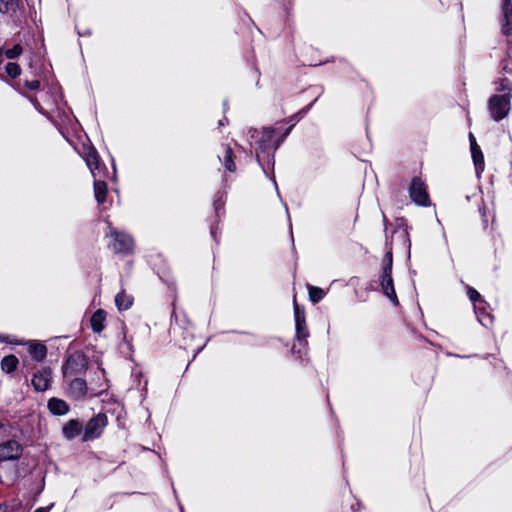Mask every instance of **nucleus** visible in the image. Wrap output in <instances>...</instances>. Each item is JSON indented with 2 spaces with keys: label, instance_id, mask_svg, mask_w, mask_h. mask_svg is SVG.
Segmentation results:
<instances>
[{
  "label": "nucleus",
  "instance_id": "f257e3e1",
  "mask_svg": "<svg viewBox=\"0 0 512 512\" xmlns=\"http://www.w3.org/2000/svg\"><path fill=\"white\" fill-rule=\"evenodd\" d=\"M292 128L293 124L288 127L276 140H274V134L278 130L277 128L266 127L261 131L257 129H251L249 131L251 133V138L254 139L257 143L256 159L262 167H264V162H266L267 165H274V153L280 144L290 134ZM263 170H265V168H263Z\"/></svg>",
  "mask_w": 512,
  "mask_h": 512
},
{
  "label": "nucleus",
  "instance_id": "f03ea898",
  "mask_svg": "<svg viewBox=\"0 0 512 512\" xmlns=\"http://www.w3.org/2000/svg\"><path fill=\"white\" fill-rule=\"evenodd\" d=\"M392 265H393V255L392 251L388 250L385 253L383 259V267L380 275V284L383 291V294L393 303V305H398V298L394 289V282L392 278Z\"/></svg>",
  "mask_w": 512,
  "mask_h": 512
},
{
  "label": "nucleus",
  "instance_id": "7ed1b4c3",
  "mask_svg": "<svg viewBox=\"0 0 512 512\" xmlns=\"http://www.w3.org/2000/svg\"><path fill=\"white\" fill-rule=\"evenodd\" d=\"M106 236L112 239L109 248L113 252L128 254L132 251L134 246L132 237L123 231L117 230L109 222H107Z\"/></svg>",
  "mask_w": 512,
  "mask_h": 512
},
{
  "label": "nucleus",
  "instance_id": "20e7f679",
  "mask_svg": "<svg viewBox=\"0 0 512 512\" xmlns=\"http://www.w3.org/2000/svg\"><path fill=\"white\" fill-rule=\"evenodd\" d=\"M87 365V358L82 352L76 351L70 354L62 366L63 379L83 374Z\"/></svg>",
  "mask_w": 512,
  "mask_h": 512
},
{
  "label": "nucleus",
  "instance_id": "39448f33",
  "mask_svg": "<svg viewBox=\"0 0 512 512\" xmlns=\"http://www.w3.org/2000/svg\"><path fill=\"white\" fill-rule=\"evenodd\" d=\"M511 97L512 95L509 94L493 95L490 97L488 101V109L490 116L495 121H500L508 115L511 109Z\"/></svg>",
  "mask_w": 512,
  "mask_h": 512
},
{
  "label": "nucleus",
  "instance_id": "423d86ee",
  "mask_svg": "<svg viewBox=\"0 0 512 512\" xmlns=\"http://www.w3.org/2000/svg\"><path fill=\"white\" fill-rule=\"evenodd\" d=\"M107 425V417L104 414H97L92 417L83 429L82 441L87 442L98 438L105 426Z\"/></svg>",
  "mask_w": 512,
  "mask_h": 512
},
{
  "label": "nucleus",
  "instance_id": "0eeeda50",
  "mask_svg": "<svg viewBox=\"0 0 512 512\" xmlns=\"http://www.w3.org/2000/svg\"><path fill=\"white\" fill-rule=\"evenodd\" d=\"M409 194L414 203L420 206L430 204L429 195L425 183L418 177H414L409 187Z\"/></svg>",
  "mask_w": 512,
  "mask_h": 512
},
{
  "label": "nucleus",
  "instance_id": "6e6552de",
  "mask_svg": "<svg viewBox=\"0 0 512 512\" xmlns=\"http://www.w3.org/2000/svg\"><path fill=\"white\" fill-rule=\"evenodd\" d=\"M64 382L67 385V393L71 398L80 400L86 396L88 387L83 378L73 376L70 379H64Z\"/></svg>",
  "mask_w": 512,
  "mask_h": 512
},
{
  "label": "nucleus",
  "instance_id": "1a4fd4ad",
  "mask_svg": "<svg viewBox=\"0 0 512 512\" xmlns=\"http://www.w3.org/2000/svg\"><path fill=\"white\" fill-rule=\"evenodd\" d=\"M23 452L22 445L16 440H8L0 444V462L17 460Z\"/></svg>",
  "mask_w": 512,
  "mask_h": 512
},
{
  "label": "nucleus",
  "instance_id": "9d476101",
  "mask_svg": "<svg viewBox=\"0 0 512 512\" xmlns=\"http://www.w3.org/2000/svg\"><path fill=\"white\" fill-rule=\"evenodd\" d=\"M52 381V371L48 367H43L34 373L31 380L32 386L38 392H44L49 389Z\"/></svg>",
  "mask_w": 512,
  "mask_h": 512
},
{
  "label": "nucleus",
  "instance_id": "9b49d317",
  "mask_svg": "<svg viewBox=\"0 0 512 512\" xmlns=\"http://www.w3.org/2000/svg\"><path fill=\"white\" fill-rule=\"evenodd\" d=\"M501 29L504 35L512 34V3L511 0H502Z\"/></svg>",
  "mask_w": 512,
  "mask_h": 512
},
{
  "label": "nucleus",
  "instance_id": "f8f14e48",
  "mask_svg": "<svg viewBox=\"0 0 512 512\" xmlns=\"http://www.w3.org/2000/svg\"><path fill=\"white\" fill-rule=\"evenodd\" d=\"M83 431L82 423L79 420L71 419L62 428L63 436L67 440H72L79 436Z\"/></svg>",
  "mask_w": 512,
  "mask_h": 512
},
{
  "label": "nucleus",
  "instance_id": "ddd939ff",
  "mask_svg": "<svg viewBox=\"0 0 512 512\" xmlns=\"http://www.w3.org/2000/svg\"><path fill=\"white\" fill-rule=\"evenodd\" d=\"M47 407L53 415L62 416L69 412V405L64 400L55 397L48 400Z\"/></svg>",
  "mask_w": 512,
  "mask_h": 512
},
{
  "label": "nucleus",
  "instance_id": "4468645a",
  "mask_svg": "<svg viewBox=\"0 0 512 512\" xmlns=\"http://www.w3.org/2000/svg\"><path fill=\"white\" fill-rule=\"evenodd\" d=\"M28 351L36 361H43L47 355V348L44 344L30 341L28 342Z\"/></svg>",
  "mask_w": 512,
  "mask_h": 512
},
{
  "label": "nucleus",
  "instance_id": "2eb2a0df",
  "mask_svg": "<svg viewBox=\"0 0 512 512\" xmlns=\"http://www.w3.org/2000/svg\"><path fill=\"white\" fill-rule=\"evenodd\" d=\"M106 320V312L98 309L94 312L90 319L91 328L95 333H100L104 329V322Z\"/></svg>",
  "mask_w": 512,
  "mask_h": 512
},
{
  "label": "nucleus",
  "instance_id": "dca6fc26",
  "mask_svg": "<svg viewBox=\"0 0 512 512\" xmlns=\"http://www.w3.org/2000/svg\"><path fill=\"white\" fill-rule=\"evenodd\" d=\"M21 7L20 0H0V13L15 15Z\"/></svg>",
  "mask_w": 512,
  "mask_h": 512
},
{
  "label": "nucleus",
  "instance_id": "f3484780",
  "mask_svg": "<svg viewBox=\"0 0 512 512\" xmlns=\"http://www.w3.org/2000/svg\"><path fill=\"white\" fill-rule=\"evenodd\" d=\"M85 161L93 176L96 177L95 170L99 168L100 160L98 153L95 149L91 148L88 150V152L85 155Z\"/></svg>",
  "mask_w": 512,
  "mask_h": 512
},
{
  "label": "nucleus",
  "instance_id": "a211bd4d",
  "mask_svg": "<svg viewBox=\"0 0 512 512\" xmlns=\"http://www.w3.org/2000/svg\"><path fill=\"white\" fill-rule=\"evenodd\" d=\"M218 158L223 163L227 171L234 172L236 170V165L233 161V151L231 147H225L224 154L222 156H218Z\"/></svg>",
  "mask_w": 512,
  "mask_h": 512
},
{
  "label": "nucleus",
  "instance_id": "6ab92c4d",
  "mask_svg": "<svg viewBox=\"0 0 512 512\" xmlns=\"http://www.w3.org/2000/svg\"><path fill=\"white\" fill-rule=\"evenodd\" d=\"M94 194L97 202L102 204L106 200L107 184L102 180H94Z\"/></svg>",
  "mask_w": 512,
  "mask_h": 512
},
{
  "label": "nucleus",
  "instance_id": "aec40b11",
  "mask_svg": "<svg viewBox=\"0 0 512 512\" xmlns=\"http://www.w3.org/2000/svg\"><path fill=\"white\" fill-rule=\"evenodd\" d=\"M132 302V296L126 294L125 291H121L115 296V304L119 310L129 309Z\"/></svg>",
  "mask_w": 512,
  "mask_h": 512
},
{
  "label": "nucleus",
  "instance_id": "412c9836",
  "mask_svg": "<svg viewBox=\"0 0 512 512\" xmlns=\"http://www.w3.org/2000/svg\"><path fill=\"white\" fill-rule=\"evenodd\" d=\"M482 309H474L477 315L478 321L484 326L489 327L493 323L492 315L487 312L486 305H481Z\"/></svg>",
  "mask_w": 512,
  "mask_h": 512
},
{
  "label": "nucleus",
  "instance_id": "4be33fe9",
  "mask_svg": "<svg viewBox=\"0 0 512 512\" xmlns=\"http://www.w3.org/2000/svg\"><path fill=\"white\" fill-rule=\"evenodd\" d=\"M19 361L14 355L5 356L1 361V369L6 373H11L17 368Z\"/></svg>",
  "mask_w": 512,
  "mask_h": 512
},
{
  "label": "nucleus",
  "instance_id": "5701e85b",
  "mask_svg": "<svg viewBox=\"0 0 512 512\" xmlns=\"http://www.w3.org/2000/svg\"><path fill=\"white\" fill-rule=\"evenodd\" d=\"M467 295L473 302L474 309H482L481 305H486V302L482 299L481 295L477 290L472 287L468 288Z\"/></svg>",
  "mask_w": 512,
  "mask_h": 512
},
{
  "label": "nucleus",
  "instance_id": "b1692460",
  "mask_svg": "<svg viewBox=\"0 0 512 512\" xmlns=\"http://www.w3.org/2000/svg\"><path fill=\"white\" fill-rule=\"evenodd\" d=\"M309 299L312 303H318L325 296V292L319 288L312 285H308Z\"/></svg>",
  "mask_w": 512,
  "mask_h": 512
},
{
  "label": "nucleus",
  "instance_id": "393cba45",
  "mask_svg": "<svg viewBox=\"0 0 512 512\" xmlns=\"http://www.w3.org/2000/svg\"><path fill=\"white\" fill-rule=\"evenodd\" d=\"M295 329L297 340L306 344L307 338L309 337V331L306 322L304 324H295Z\"/></svg>",
  "mask_w": 512,
  "mask_h": 512
},
{
  "label": "nucleus",
  "instance_id": "a878e982",
  "mask_svg": "<svg viewBox=\"0 0 512 512\" xmlns=\"http://www.w3.org/2000/svg\"><path fill=\"white\" fill-rule=\"evenodd\" d=\"M472 159L474 162L476 173L479 176L484 170V156L482 151L474 152L472 154Z\"/></svg>",
  "mask_w": 512,
  "mask_h": 512
},
{
  "label": "nucleus",
  "instance_id": "bb28decb",
  "mask_svg": "<svg viewBox=\"0 0 512 512\" xmlns=\"http://www.w3.org/2000/svg\"><path fill=\"white\" fill-rule=\"evenodd\" d=\"M496 90L499 91V92H504L503 94L512 95L511 94V92H512V83H511V81L509 79H507V78L500 79V81L497 83Z\"/></svg>",
  "mask_w": 512,
  "mask_h": 512
},
{
  "label": "nucleus",
  "instance_id": "cd10ccee",
  "mask_svg": "<svg viewBox=\"0 0 512 512\" xmlns=\"http://www.w3.org/2000/svg\"><path fill=\"white\" fill-rule=\"evenodd\" d=\"M294 318H295V324H304L306 322L305 311L303 308H300V306L297 304L295 299H294Z\"/></svg>",
  "mask_w": 512,
  "mask_h": 512
},
{
  "label": "nucleus",
  "instance_id": "c85d7f7f",
  "mask_svg": "<svg viewBox=\"0 0 512 512\" xmlns=\"http://www.w3.org/2000/svg\"><path fill=\"white\" fill-rule=\"evenodd\" d=\"M5 70H6V73L8 74V76H10L11 78H16L21 73L20 66L18 64H16V63H13V62H9L6 65Z\"/></svg>",
  "mask_w": 512,
  "mask_h": 512
},
{
  "label": "nucleus",
  "instance_id": "c756f323",
  "mask_svg": "<svg viewBox=\"0 0 512 512\" xmlns=\"http://www.w3.org/2000/svg\"><path fill=\"white\" fill-rule=\"evenodd\" d=\"M22 51H23L22 46L20 44H16L12 48L7 49L5 51V56L8 59H15L22 53Z\"/></svg>",
  "mask_w": 512,
  "mask_h": 512
},
{
  "label": "nucleus",
  "instance_id": "7c9ffc66",
  "mask_svg": "<svg viewBox=\"0 0 512 512\" xmlns=\"http://www.w3.org/2000/svg\"><path fill=\"white\" fill-rule=\"evenodd\" d=\"M20 91L29 99V101L34 105V107L39 112H41L42 114H45V110L37 97L27 94V92L23 91V89H20Z\"/></svg>",
  "mask_w": 512,
  "mask_h": 512
},
{
  "label": "nucleus",
  "instance_id": "2f4dec72",
  "mask_svg": "<svg viewBox=\"0 0 512 512\" xmlns=\"http://www.w3.org/2000/svg\"><path fill=\"white\" fill-rule=\"evenodd\" d=\"M223 206H224L223 194L218 193L214 200V209H215L217 216H219V212L223 208Z\"/></svg>",
  "mask_w": 512,
  "mask_h": 512
},
{
  "label": "nucleus",
  "instance_id": "473e14b6",
  "mask_svg": "<svg viewBox=\"0 0 512 512\" xmlns=\"http://www.w3.org/2000/svg\"><path fill=\"white\" fill-rule=\"evenodd\" d=\"M500 66H501L502 71H504L508 74H512V59L511 58H504L501 61Z\"/></svg>",
  "mask_w": 512,
  "mask_h": 512
},
{
  "label": "nucleus",
  "instance_id": "72a5a7b5",
  "mask_svg": "<svg viewBox=\"0 0 512 512\" xmlns=\"http://www.w3.org/2000/svg\"><path fill=\"white\" fill-rule=\"evenodd\" d=\"M40 86V82L38 80H26L24 82V88L28 89L29 91L37 90Z\"/></svg>",
  "mask_w": 512,
  "mask_h": 512
},
{
  "label": "nucleus",
  "instance_id": "f704fd0d",
  "mask_svg": "<svg viewBox=\"0 0 512 512\" xmlns=\"http://www.w3.org/2000/svg\"><path fill=\"white\" fill-rule=\"evenodd\" d=\"M40 99H42L46 104L53 106L55 104L54 99L48 93H41Z\"/></svg>",
  "mask_w": 512,
  "mask_h": 512
},
{
  "label": "nucleus",
  "instance_id": "c9c22d12",
  "mask_svg": "<svg viewBox=\"0 0 512 512\" xmlns=\"http://www.w3.org/2000/svg\"><path fill=\"white\" fill-rule=\"evenodd\" d=\"M470 149H471V154H473L474 152L481 151L480 147L477 145L476 142H473V145L470 146Z\"/></svg>",
  "mask_w": 512,
  "mask_h": 512
},
{
  "label": "nucleus",
  "instance_id": "e433bc0d",
  "mask_svg": "<svg viewBox=\"0 0 512 512\" xmlns=\"http://www.w3.org/2000/svg\"><path fill=\"white\" fill-rule=\"evenodd\" d=\"M0 341L1 342H10L9 337L6 335H0Z\"/></svg>",
  "mask_w": 512,
  "mask_h": 512
},
{
  "label": "nucleus",
  "instance_id": "4c0bfd02",
  "mask_svg": "<svg viewBox=\"0 0 512 512\" xmlns=\"http://www.w3.org/2000/svg\"><path fill=\"white\" fill-rule=\"evenodd\" d=\"M470 146L473 145V142H476V139L472 133L469 134Z\"/></svg>",
  "mask_w": 512,
  "mask_h": 512
},
{
  "label": "nucleus",
  "instance_id": "58836bf2",
  "mask_svg": "<svg viewBox=\"0 0 512 512\" xmlns=\"http://www.w3.org/2000/svg\"><path fill=\"white\" fill-rule=\"evenodd\" d=\"M49 509H50V507H48V508H42L41 507V508L36 509L34 512H48Z\"/></svg>",
  "mask_w": 512,
  "mask_h": 512
},
{
  "label": "nucleus",
  "instance_id": "ea45409f",
  "mask_svg": "<svg viewBox=\"0 0 512 512\" xmlns=\"http://www.w3.org/2000/svg\"><path fill=\"white\" fill-rule=\"evenodd\" d=\"M211 235L215 238L216 237V227H211Z\"/></svg>",
  "mask_w": 512,
  "mask_h": 512
},
{
  "label": "nucleus",
  "instance_id": "a19ab883",
  "mask_svg": "<svg viewBox=\"0 0 512 512\" xmlns=\"http://www.w3.org/2000/svg\"><path fill=\"white\" fill-rule=\"evenodd\" d=\"M5 53H3V50L0 49V64L3 62V56Z\"/></svg>",
  "mask_w": 512,
  "mask_h": 512
},
{
  "label": "nucleus",
  "instance_id": "79ce46f5",
  "mask_svg": "<svg viewBox=\"0 0 512 512\" xmlns=\"http://www.w3.org/2000/svg\"><path fill=\"white\" fill-rule=\"evenodd\" d=\"M7 507L5 505H0V512H6Z\"/></svg>",
  "mask_w": 512,
  "mask_h": 512
},
{
  "label": "nucleus",
  "instance_id": "37998d69",
  "mask_svg": "<svg viewBox=\"0 0 512 512\" xmlns=\"http://www.w3.org/2000/svg\"><path fill=\"white\" fill-rule=\"evenodd\" d=\"M310 107H311V104L308 107H306L305 109H303L302 111H300V113L305 114L310 109Z\"/></svg>",
  "mask_w": 512,
  "mask_h": 512
},
{
  "label": "nucleus",
  "instance_id": "c03bdc74",
  "mask_svg": "<svg viewBox=\"0 0 512 512\" xmlns=\"http://www.w3.org/2000/svg\"><path fill=\"white\" fill-rule=\"evenodd\" d=\"M297 116H298V114L293 115V116L290 118V121H292V122L297 121Z\"/></svg>",
  "mask_w": 512,
  "mask_h": 512
},
{
  "label": "nucleus",
  "instance_id": "a18cd8bd",
  "mask_svg": "<svg viewBox=\"0 0 512 512\" xmlns=\"http://www.w3.org/2000/svg\"><path fill=\"white\" fill-rule=\"evenodd\" d=\"M225 122H227V119L226 118H223L219 121V125H224Z\"/></svg>",
  "mask_w": 512,
  "mask_h": 512
},
{
  "label": "nucleus",
  "instance_id": "49530a36",
  "mask_svg": "<svg viewBox=\"0 0 512 512\" xmlns=\"http://www.w3.org/2000/svg\"><path fill=\"white\" fill-rule=\"evenodd\" d=\"M3 426L2 422L0 421V428Z\"/></svg>",
  "mask_w": 512,
  "mask_h": 512
}]
</instances>
